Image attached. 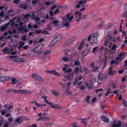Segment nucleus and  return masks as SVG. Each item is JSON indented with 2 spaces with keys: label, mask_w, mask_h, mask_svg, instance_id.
Returning a JSON list of instances; mask_svg holds the SVG:
<instances>
[{
  "label": "nucleus",
  "mask_w": 127,
  "mask_h": 127,
  "mask_svg": "<svg viewBox=\"0 0 127 127\" xmlns=\"http://www.w3.org/2000/svg\"><path fill=\"white\" fill-rule=\"evenodd\" d=\"M12 91L18 94H25L29 93V91L26 90H15L14 89H8L6 91L7 93H9Z\"/></svg>",
  "instance_id": "obj_1"
},
{
  "label": "nucleus",
  "mask_w": 127,
  "mask_h": 127,
  "mask_svg": "<svg viewBox=\"0 0 127 127\" xmlns=\"http://www.w3.org/2000/svg\"><path fill=\"white\" fill-rule=\"evenodd\" d=\"M32 77L33 79L37 80L40 82H42L44 81V79L41 77L37 73H33L32 76Z\"/></svg>",
  "instance_id": "obj_2"
},
{
  "label": "nucleus",
  "mask_w": 127,
  "mask_h": 127,
  "mask_svg": "<svg viewBox=\"0 0 127 127\" xmlns=\"http://www.w3.org/2000/svg\"><path fill=\"white\" fill-rule=\"evenodd\" d=\"M109 34H107V40L105 41L104 43V45L105 46L107 45L108 43L112 40L113 38L112 36L110 35V34L109 33V32H108Z\"/></svg>",
  "instance_id": "obj_3"
},
{
  "label": "nucleus",
  "mask_w": 127,
  "mask_h": 127,
  "mask_svg": "<svg viewBox=\"0 0 127 127\" xmlns=\"http://www.w3.org/2000/svg\"><path fill=\"white\" fill-rule=\"evenodd\" d=\"M113 123H117L118 124H114L112 126V127H120L122 125V124L121 123V121H119L118 122H116V120L114 119L113 120Z\"/></svg>",
  "instance_id": "obj_4"
},
{
  "label": "nucleus",
  "mask_w": 127,
  "mask_h": 127,
  "mask_svg": "<svg viewBox=\"0 0 127 127\" xmlns=\"http://www.w3.org/2000/svg\"><path fill=\"white\" fill-rule=\"evenodd\" d=\"M101 118L102 121L106 123H108L109 122V119L104 115H101L100 116Z\"/></svg>",
  "instance_id": "obj_5"
},
{
  "label": "nucleus",
  "mask_w": 127,
  "mask_h": 127,
  "mask_svg": "<svg viewBox=\"0 0 127 127\" xmlns=\"http://www.w3.org/2000/svg\"><path fill=\"white\" fill-rule=\"evenodd\" d=\"M71 15L69 13H68L66 17L65 16H63L62 19L64 22H67V20H68V19Z\"/></svg>",
  "instance_id": "obj_6"
},
{
  "label": "nucleus",
  "mask_w": 127,
  "mask_h": 127,
  "mask_svg": "<svg viewBox=\"0 0 127 127\" xmlns=\"http://www.w3.org/2000/svg\"><path fill=\"white\" fill-rule=\"evenodd\" d=\"M52 104L53 103H52V104L50 105L52 108L56 109H58L61 108V107L59 105L56 104L52 105Z\"/></svg>",
  "instance_id": "obj_7"
},
{
  "label": "nucleus",
  "mask_w": 127,
  "mask_h": 127,
  "mask_svg": "<svg viewBox=\"0 0 127 127\" xmlns=\"http://www.w3.org/2000/svg\"><path fill=\"white\" fill-rule=\"evenodd\" d=\"M53 24L54 26H57L60 24V22L58 20H56L52 21Z\"/></svg>",
  "instance_id": "obj_8"
},
{
  "label": "nucleus",
  "mask_w": 127,
  "mask_h": 127,
  "mask_svg": "<svg viewBox=\"0 0 127 127\" xmlns=\"http://www.w3.org/2000/svg\"><path fill=\"white\" fill-rule=\"evenodd\" d=\"M119 55V56H120V57H121V60L122 59H124V57H125L126 56V53L124 52V53H120Z\"/></svg>",
  "instance_id": "obj_9"
},
{
  "label": "nucleus",
  "mask_w": 127,
  "mask_h": 127,
  "mask_svg": "<svg viewBox=\"0 0 127 127\" xmlns=\"http://www.w3.org/2000/svg\"><path fill=\"white\" fill-rule=\"evenodd\" d=\"M96 79L94 78H92L91 80L90 85L92 86L94 85V83L96 82Z\"/></svg>",
  "instance_id": "obj_10"
},
{
  "label": "nucleus",
  "mask_w": 127,
  "mask_h": 127,
  "mask_svg": "<svg viewBox=\"0 0 127 127\" xmlns=\"http://www.w3.org/2000/svg\"><path fill=\"white\" fill-rule=\"evenodd\" d=\"M12 82L11 83V84L13 85L16 84L18 82V81H17L15 78H12L11 80Z\"/></svg>",
  "instance_id": "obj_11"
},
{
  "label": "nucleus",
  "mask_w": 127,
  "mask_h": 127,
  "mask_svg": "<svg viewBox=\"0 0 127 127\" xmlns=\"http://www.w3.org/2000/svg\"><path fill=\"white\" fill-rule=\"evenodd\" d=\"M44 45V44H42L37 46H36V47L35 48V49L33 51L34 52H35L36 51H35V50H36V49H38V48H39L40 49H42L43 47V46Z\"/></svg>",
  "instance_id": "obj_12"
},
{
  "label": "nucleus",
  "mask_w": 127,
  "mask_h": 127,
  "mask_svg": "<svg viewBox=\"0 0 127 127\" xmlns=\"http://www.w3.org/2000/svg\"><path fill=\"white\" fill-rule=\"evenodd\" d=\"M121 105L124 106H127V102L125 99H124L123 100Z\"/></svg>",
  "instance_id": "obj_13"
},
{
  "label": "nucleus",
  "mask_w": 127,
  "mask_h": 127,
  "mask_svg": "<svg viewBox=\"0 0 127 127\" xmlns=\"http://www.w3.org/2000/svg\"><path fill=\"white\" fill-rule=\"evenodd\" d=\"M103 75L102 73H100L98 76V79L99 81H101L103 78Z\"/></svg>",
  "instance_id": "obj_14"
},
{
  "label": "nucleus",
  "mask_w": 127,
  "mask_h": 127,
  "mask_svg": "<svg viewBox=\"0 0 127 127\" xmlns=\"http://www.w3.org/2000/svg\"><path fill=\"white\" fill-rule=\"evenodd\" d=\"M51 92L52 94L53 95L55 96H58L59 95V93H57V92L56 91L53 90L51 91Z\"/></svg>",
  "instance_id": "obj_15"
},
{
  "label": "nucleus",
  "mask_w": 127,
  "mask_h": 127,
  "mask_svg": "<svg viewBox=\"0 0 127 127\" xmlns=\"http://www.w3.org/2000/svg\"><path fill=\"white\" fill-rule=\"evenodd\" d=\"M62 37V35H60L56 36L55 37V38L57 40L56 41H59L61 39Z\"/></svg>",
  "instance_id": "obj_16"
},
{
  "label": "nucleus",
  "mask_w": 127,
  "mask_h": 127,
  "mask_svg": "<svg viewBox=\"0 0 127 127\" xmlns=\"http://www.w3.org/2000/svg\"><path fill=\"white\" fill-rule=\"evenodd\" d=\"M22 117H19L17 118L15 120V123H19L20 121V120L22 119Z\"/></svg>",
  "instance_id": "obj_17"
},
{
  "label": "nucleus",
  "mask_w": 127,
  "mask_h": 127,
  "mask_svg": "<svg viewBox=\"0 0 127 127\" xmlns=\"http://www.w3.org/2000/svg\"><path fill=\"white\" fill-rule=\"evenodd\" d=\"M111 92V90L110 88H109L107 89V92L105 94L106 96H108V95Z\"/></svg>",
  "instance_id": "obj_18"
},
{
  "label": "nucleus",
  "mask_w": 127,
  "mask_h": 127,
  "mask_svg": "<svg viewBox=\"0 0 127 127\" xmlns=\"http://www.w3.org/2000/svg\"><path fill=\"white\" fill-rule=\"evenodd\" d=\"M26 60V59L25 58H19L18 62H19L22 63L25 61Z\"/></svg>",
  "instance_id": "obj_19"
},
{
  "label": "nucleus",
  "mask_w": 127,
  "mask_h": 127,
  "mask_svg": "<svg viewBox=\"0 0 127 127\" xmlns=\"http://www.w3.org/2000/svg\"><path fill=\"white\" fill-rule=\"evenodd\" d=\"M69 89L67 90L66 94L68 96H70L72 93V92L70 90H69Z\"/></svg>",
  "instance_id": "obj_20"
},
{
  "label": "nucleus",
  "mask_w": 127,
  "mask_h": 127,
  "mask_svg": "<svg viewBox=\"0 0 127 127\" xmlns=\"http://www.w3.org/2000/svg\"><path fill=\"white\" fill-rule=\"evenodd\" d=\"M79 68L78 67H76L74 70V72L77 74L79 73Z\"/></svg>",
  "instance_id": "obj_21"
},
{
  "label": "nucleus",
  "mask_w": 127,
  "mask_h": 127,
  "mask_svg": "<svg viewBox=\"0 0 127 127\" xmlns=\"http://www.w3.org/2000/svg\"><path fill=\"white\" fill-rule=\"evenodd\" d=\"M32 103H34L38 107H42L41 104H38L36 101L34 100L32 102Z\"/></svg>",
  "instance_id": "obj_22"
},
{
  "label": "nucleus",
  "mask_w": 127,
  "mask_h": 127,
  "mask_svg": "<svg viewBox=\"0 0 127 127\" xmlns=\"http://www.w3.org/2000/svg\"><path fill=\"white\" fill-rule=\"evenodd\" d=\"M89 52V50L88 49H86L82 51L81 54H85V55L87 54Z\"/></svg>",
  "instance_id": "obj_23"
},
{
  "label": "nucleus",
  "mask_w": 127,
  "mask_h": 127,
  "mask_svg": "<svg viewBox=\"0 0 127 127\" xmlns=\"http://www.w3.org/2000/svg\"><path fill=\"white\" fill-rule=\"evenodd\" d=\"M4 81H7L8 80L10 79L11 78V76H4Z\"/></svg>",
  "instance_id": "obj_24"
},
{
  "label": "nucleus",
  "mask_w": 127,
  "mask_h": 127,
  "mask_svg": "<svg viewBox=\"0 0 127 127\" xmlns=\"http://www.w3.org/2000/svg\"><path fill=\"white\" fill-rule=\"evenodd\" d=\"M46 29L48 31H50L52 30L51 26L49 24H48L46 26Z\"/></svg>",
  "instance_id": "obj_25"
},
{
  "label": "nucleus",
  "mask_w": 127,
  "mask_h": 127,
  "mask_svg": "<svg viewBox=\"0 0 127 127\" xmlns=\"http://www.w3.org/2000/svg\"><path fill=\"white\" fill-rule=\"evenodd\" d=\"M93 41L94 43L95 44H96L98 43L97 38L93 37Z\"/></svg>",
  "instance_id": "obj_26"
},
{
  "label": "nucleus",
  "mask_w": 127,
  "mask_h": 127,
  "mask_svg": "<svg viewBox=\"0 0 127 127\" xmlns=\"http://www.w3.org/2000/svg\"><path fill=\"white\" fill-rule=\"evenodd\" d=\"M84 2H85L84 4H86V0H84V1H80L78 2V3L79 4H81V5H82Z\"/></svg>",
  "instance_id": "obj_27"
},
{
  "label": "nucleus",
  "mask_w": 127,
  "mask_h": 127,
  "mask_svg": "<svg viewBox=\"0 0 127 127\" xmlns=\"http://www.w3.org/2000/svg\"><path fill=\"white\" fill-rule=\"evenodd\" d=\"M91 96H90L88 95H87L86 97V102L88 103H90V102L89 101V100L90 99V98Z\"/></svg>",
  "instance_id": "obj_28"
},
{
  "label": "nucleus",
  "mask_w": 127,
  "mask_h": 127,
  "mask_svg": "<svg viewBox=\"0 0 127 127\" xmlns=\"http://www.w3.org/2000/svg\"><path fill=\"white\" fill-rule=\"evenodd\" d=\"M9 19L10 20V21L9 22H8V23L6 24H5V26L6 27H7V28H8V26L9 25V24L11 23V20H10V19H6V20H5V21H6V20H9Z\"/></svg>",
  "instance_id": "obj_29"
},
{
  "label": "nucleus",
  "mask_w": 127,
  "mask_h": 127,
  "mask_svg": "<svg viewBox=\"0 0 127 127\" xmlns=\"http://www.w3.org/2000/svg\"><path fill=\"white\" fill-rule=\"evenodd\" d=\"M107 60L104 59V64H103V66L102 67L103 69L105 67V66L107 65Z\"/></svg>",
  "instance_id": "obj_30"
},
{
  "label": "nucleus",
  "mask_w": 127,
  "mask_h": 127,
  "mask_svg": "<svg viewBox=\"0 0 127 127\" xmlns=\"http://www.w3.org/2000/svg\"><path fill=\"white\" fill-rule=\"evenodd\" d=\"M34 33L35 34H39L41 33H42V32L41 30H39L35 31L34 32Z\"/></svg>",
  "instance_id": "obj_31"
},
{
  "label": "nucleus",
  "mask_w": 127,
  "mask_h": 127,
  "mask_svg": "<svg viewBox=\"0 0 127 127\" xmlns=\"http://www.w3.org/2000/svg\"><path fill=\"white\" fill-rule=\"evenodd\" d=\"M9 49L7 48V47H6L4 49L2 50V51L3 52H4L3 53V54L5 53Z\"/></svg>",
  "instance_id": "obj_32"
},
{
  "label": "nucleus",
  "mask_w": 127,
  "mask_h": 127,
  "mask_svg": "<svg viewBox=\"0 0 127 127\" xmlns=\"http://www.w3.org/2000/svg\"><path fill=\"white\" fill-rule=\"evenodd\" d=\"M71 126L73 127H78L77 123H74L71 124Z\"/></svg>",
  "instance_id": "obj_33"
},
{
  "label": "nucleus",
  "mask_w": 127,
  "mask_h": 127,
  "mask_svg": "<svg viewBox=\"0 0 127 127\" xmlns=\"http://www.w3.org/2000/svg\"><path fill=\"white\" fill-rule=\"evenodd\" d=\"M74 64L75 65L79 66L80 64V62L79 61H76L74 62Z\"/></svg>",
  "instance_id": "obj_34"
},
{
  "label": "nucleus",
  "mask_w": 127,
  "mask_h": 127,
  "mask_svg": "<svg viewBox=\"0 0 127 127\" xmlns=\"http://www.w3.org/2000/svg\"><path fill=\"white\" fill-rule=\"evenodd\" d=\"M7 28V27H6L5 26H3L0 29V30L1 31L3 32Z\"/></svg>",
  "instance_id": "obj_35"
},
{
  "label": "nucleus",
  "mask_w": 127,
  "mask_h": 127,
  "mask_svg": "<svg viewBox=\"0 0 127 127\" xmlns=\"http://www.w3.org/2000/svg\"><path fill=\"white\" fill-rule=\"evenodd\" d=\"M43 121H49L50 120V119L48 117L43 116Z\"/></svg>",
  "instance_id": "obj_36"
},
{
  "label": "nucleus",
  "mask_w": 127,
  "mask_h": 127,
  "mask_svg": "<svg viewBox=\"0 0 127 127\" xmlns=\"http://www.w3.org/2000/svg\"><path fill=\"white\" fill-rule=\"evenodd\" d=\"M4 81V76H0V82H2Z\"/></svg>",
  "instance_id": "obj_37"
},
{
  "label": "nucleus",
  "mask_w": 127,
  "mask_h": 127,
  "mask_svg": "<svg viewBox=\"0 0 127 127\" xmlns=\"http://www.w3.org/2000/svg\"><path fill=\"white\" fill-rule=\"evenodd\" d=\"M26 35L25 34L22 37V40L23 41H25L26 39Z\"/></svg>",
  "instance_id": "obj_38"
},
{
  "label": "nucleus",
  "mask_w": 127,
  "mask_h": 127,
  "mask_svg": "<svg viewBox=\"0 0 127 127\" xmlns=\"http://www.w3.org/2000/svg\"><path fill=\"white\" fill-rule=\"evenodd\" d=\"M62 59L65 62H67L69 61L68 59L67 58L65 57H64L63 58H62Z\"/></svg>",
  "instance_id": "obj_39"
},
{
  "label": "nucleus",
  "mask_w": 127,
  "mask_h": 127,
  "mask_svg": "<svg viewBox=\"0 0 127 127\" xmlns=\"http://www.w3.org/2000/svg\"><path fill=\"white\" fill-rule=\"evenodd\" d=\"M31 16V15L30 14H27L24 16V18H26L29 17H30Z\"/></svg>",
  "instance_id": "obj_40"
},
{
  "label": "nucleus",
  "mask_w": 127,
  "mask_h": 127,
  "mask_svg": "<svg viewBox=\"0 0 127 127\" xmlns=\"http://www.w3.org/2000/svg\"><path fill=\"white\" fill-rule=\"evenodd\" d=\"M69 22H66L64 24V25L65 27H67V28H68L69 27Z\"/></svg>",
  "instance_id": "obj_41"
},
{
  "label": "nucleus",
  "mask_w": 127,
  "mask_h": 127,
  "mask_svg": "<svg viewBox=\"0 0 127 127\" xmlns=\"http://www.w3.org/2000/svg\"><path fill=\"white\" fill-rule=\"evenodd\" d=\"M116 47L118 48V47H117L116 45H113V46H112L111 49L110 50H114L115 49H116Z\"/></svg>",
  "instance_id": "obj_42"
},
{
  "label": "nucleus",
  "mask_w": 127,
  "mask_h": 127,
  "mask_svg": "<svg viewBox=\"0 0 127 127\" xmlns=\"http://www.w3.org/2000/svg\"><path fill=\"white\" fill-rule=\"evenodd\" d=\"M79 13V12L76 11L74 13V16L75 18L77 17L78 16V14Z\"/></svg>",
  "instance_id": "obj_43"
},
{
  "label": "nucleus",
  "mask_w": 127,
  "mask_h": 127,
  "mask_svg": "<svg viewBox=\"0 0 127 127\" xmlns=\"http://www.w3.org/2000/svg\"><path fill=\"white\" fill-rule=\"evenodd\" d=\"M19 2V0H14L13 1V3H15L16 4H18Z\"/></svg>",
  "instance_id": "obj_44"
},
{
  "label": "nucleus",
  "mask_w": 127,
  "mask_h": 127,
  "mask_svg": "<svg viewBox=\"0 0 127 127\" xmlns=\"http://www.w3.org/2000/svg\"><path fill=\"white\" fill-rule=\"evenodd\" d=\"M44 16L43 17V20L42 19L41 20L40 22L42 23H45L46 21V20H45V19H44Z\"/></svg>",
  "instance_id": "obj_45"
},
{
  "label": "nucleus",
  "mask_w": 127,
  "mask_h": 127,
  "mask_svg": "<svg viewBox=\"0 0 127 127\" xmlns=\"http://www.w3.org/2000/svg\"><path fill=\"white\" fill-rule=\"evenodd\" d=\"M44 101L46 103L48 104L49 105H50L52 104L51 102H49L46 99L44 100Z\"/></svg>",
  "instance_id": "obj_46"
},
{
  "label": "nucleus",
  "mask_w": 127,
  "mask_h": 127,
  "mask_svg": "<svg viewBox=\"0 0 127 127\" xmlns=\"http://www.w3.org/2000/svg\"><path fill=\"white\" fill-rule=\"evenodd\" d=\"M98 35V33H95L94 34L93 37L97 38Z\"/></svg>",
  "instance_id": "obj_47"
},
{
  "label": "nucleus",
  "mask_w": 127,
  "mask_h": 127,
  "mask_svg": "<svg viewBox=\"0 0 127 127\" xmlns=\"http://www.w3.org/2000/svg\"><path fill=\"white\" fill-rule=\"evenodd\" d=\"M37 2V0H32V1L31 3L33 4L36 3Z\"/></svg>",
  "instance_id": "obj_48"
},
{
  "label": "nucleus",
  "mask_w": 127,
  "mask_h": 127,
  "mask_svg": "<svg viewBox=\"0 0 127 127\" xmlns=\"http://www.w3.org/2000/svg\"><path fill=\"white\" fill-rule=\"evenodd\" d=\"M43 117L39 118L37 120V121L38 122L39 121H43Z\"/></svg>",
  "instance_id": "obj_49"
},
{
  "label": "nucleus",
  "mask_w": 127,
  "mask_h": 127,
  "mask_svg": "<svg viewBox=\"0 0 127 127\" xmlns=\"http://www.w3.org/2000/svg\"><path fill=\"white\" fill-rule=\"evenodd\" d=\"M57 41V40H56V39H55V38L54 39H53L51 41V43H53L54 44H55L57 41Z\"/></svg>",
  "instance_id": "obj_50"
},
{
  "label": "nucleus",
  "mask_w": 127,
  "mask_h": 127,
  "mask_svg": "<svg viewBox=\"0 0 127 127\" xmlns=\"http://www.w3.org/2000/svg\"><path fill=\"white\" fill-rule=\"evenodd\" d=\"M59 11V9H57L54 12V13L55 14H56L58 13Z\"/></svg>",
  "instance_id": "obj_51"
},
{
  "label": "nucleus",
  "mask_w": 127,
  "mask_h": 127,
  "mask_svg": "<svg viewBox=\"0 0 127 127\" xmlns=\"http://www.w3.org/2000/svg\"><path fill=\"white\" fill-rule=\"evenodd\" d=\"M71 42L70 39L68 40L66 42V45H68L70 44V43Z\"/></svg>",
  "instance_id": "obj_52"
},
{
  "label": "nucleus",
  "mask_w": 127,
  "mask_h": 127,
  "mask_svg": "<svg viewBox=\"0 0 127 127\" xmlns=\"http://www.w3.org/2000/svg\"><path fill=\"white\" fill-rule=\"evenodd\" d=\"M98 47H95L94 48H93L92 51V53H94V52L97 49Z\"/></svg>",
  "instance_id": "obj_53"
},
{
  "label": "nucleus",
  "mask_w": 127,
  "mask_h": 127,
  "mask_svg": "<svg viewBox=\"0 0 127 127\" xmlns=\"http://www.w3.org/2000/svg\"><path fill=\"white\" fill-rule=\"evenodd\" d=\"M31 13H32V19H34L35 18V15L33 12H32Z\"/></svg>",
  "instance_id": "obj_54"
},
{
  "label": "nucleus",
  "mask_w": 127,
  "mask_h": 127,
  "mask_svg": "<svg viewBox=\"0 0 127 127\" xmlns=\"http://www.w3.org/2000/svg\"><path fill=\"white\" fill-rule=\"evenodd\" d=\"M112 42L115 44V45L117 43H118L117 42V40L115 39H113L112 40Z\"/></svg>",
  "instance_id": "obj_55"
},
{
  "label": "nucleus",
  "mask_w": 127,
  "mask_h": 127,
  "mask_svg": "<svg viewBox=\"0 0 127 127\" xmlns=\"http://www.w3.org/2000/svg\"><path fill=\"white\" fill-rule=\"evenodd\" d=\"M72 70L70 69V68H69L67 70H66L65 71V72H71V71H72Z\"/></svg>",
  "instance_id": "obj_56"
},
{
  "label": "nucleus",
  "mask_w": 127,
  "mask_h": 127,
  "mask_svg": "<svg viewBox=\"0 0 127 127\" xmlns=\"http://www.w3.org/2000/svg\"><path fill=\"white\" fill-rule=\"evenodd\" d=\"M121 60L119 61L116 60L115 61V64L116 65H117L120 63L121 61Z\"/></svg>",
  "instance_id": "obj_57"
},
{
  "label": "nucleus",
  "mask_w": 127,
  "mask_h": 127,
  "mask_svg": "<svg viewBox=\"0 0 127 127\" xmlns=\"http://www.w3.org/2000/svg\"><path fill=\"white\" fill-rule=\"evenodd\" d=\"M113 70H109V71L108 72V75H110L111 74L112 75H113Z\"/></svg>",
  "instance_id": "obj_58"
},
{
  "label": "nucleus",
  "mask_w": 127,
  "mask_h": 127,
  "mask_svg": "<svg viewBox=\"0 0 127 127\" xmlns=\"http://www.w3.org/2000/svg\"><path fill=\"white\" fill-rule=\"evenodd\" d=\"M13 120V119L11 117H10L8 119L9 122L12 123Z\"/></svg>",
  "instance_id": "obj_59"
},
{
  "label": "nucleus",
  "mask_w": 127,
  "mask_h": 127,
  "mask_svg": "<svg viewBox=\"0 0 127 127\" xmlns=\"http://www.w3.org/2000/svg\"><path fill=\"white\" fill-rule=\"evenodd\" d=\"M24 6H23V7L22 8H23L24 10H26L27 9V4H25L24 5Z\"/></svg>",
  "instance_id": "obj_60"
},
{
  "label": "nucleus",
  "mask_w": 127,
  "mask_h": 127,
  "mask_svg": "<svg viewBox=\"0 0 127 127\" xmlns=\"http://www.w3.org/2000/svg\"><path fill=\"white\" fill-rule=\"evenodd\" d=\"M40 20V19L39 17L37 16H36V17L35 18V21H39Z\"/></svg>",
  "instance_id": "obj_61"
},
{
  "label": "nucleus",
  "mask_w": 127,
  "mask_h": 127,
  "mask_svg": "<svg viewBox=\"0 0 127 127\" xmlns=\"http://www.w3.org/2000/svg\"><path fill=\"white\" fill-rule=\"evenodd\" d=\"M25 44L24 43H23L22 42H21L20 43V44L19 46V47H22Z\"/></svg>",
  "instance_id": "obj_62"
},
{
  "label": "nucleus",
  "mask_w": 127,
  "mask_h": 127,
  "mask_svg": "<svg viewBox=\"0 0 127 127\" xmlns=\"http://www.w3.org/2000/svg\"><path fill=\"white\" fill-rule=\"evenodd\" d=\"M124 66H127V59L124 61Z\"/></svg>",
  "instance_id": "obj_63"
},
{
  "label": "nucleus",
  "mask_w": 127,
  "mask_h": 127,
  "mask_svg": "<svg viewBox=\"0 0 127 127\" xmlns=\"http://www.w3.org/2000/svg\"><path fill=\"white\" fill-rule=\"evenodd\" d=\"M124 8L125 9V12H127V3L125 5Z\"/></svg>",
  "instance_id": "obj_64"
}]
</instances>
